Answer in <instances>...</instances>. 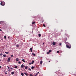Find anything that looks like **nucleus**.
I'll return each mask as SVG.
<instances>
[{
  "label": "nucleus",
  "instance_id": "1",
  "mask_svg": "<svg viewBox=\"0 0 76 76\" xmlns=\"http://www.w3.org/2000/svg\"><path fill=\"white\" fill-rule=\"evenodd\" d=\"M1 6H4L5 5V2H3L1 1Z\"/></svg>",
  "mask_w": 76,
  "mask_h": 76
},
{
  "label": "nucleus",
  "instance_id": "2",
  "mask_svg": "<svg viewBox=\"0 0 76 76\" xmlns=\"http://www.w3.org/2000/svg\"><path fill=\"white\" fill-rule=\"evenodd\" d=\"M66 47L67 48H71V47H70V46H69L68 45H66Z\"/></svg>",
  "mask_w": 76,
  "mask_h": 76
},
{
  "label": "nucleus",
  "instance_id": "3",
  "mask_svg": "<svg viewBox=\"0 0 76 76\" xmlns=\"http://www.w3.org/2000/svg\"><path fill=\"white\" fill-rule=\"evenodd\" d=\"M23 67H25V66H24V65H23V64H22V65H21V68H23Z\"/></svg>",
  "mask_w": 76,
  "mask_h": 76
},
{
  "label": "nucleus",
  "instance_id": "4",
  "mask_svg": "<svg viewBox=\"0 0 76 76\" xmlns=\"http://www.w3.org/2000/svg\"><path fill=\"white\" fill-rule=\"evenodd\" d=\"M10 58H8L7 61H8V62H9L10 61Z\"/></svg>",
  "mask_w": 76,
  "mask_h": 76
},
{
  "label": "nucleus",
  "instance_id": "5",
  "mask_svg": "<svg viewBox=\"0 0 76 76\" xmlns=\"http://www.w3.org/2000/svg\"><path fill=\"white\" fill-rule=\"evenodd\" d=\"M24 74H25V75H26V76H28V74L25 72L24 73Z\"/></svg>",
  "mask_w": 76,
  "mask_h": 76
},
{
  "label": "nucleus",
  "instance_id": "6",
  "mask_svg": "<svg viewBox=\"0 0 76 76\" xmlns=\"http://www.w3.org/2000/svg\"><path fill=\"white\" fill-rule=\"evenodd\" d=\"M52 44L53 45H56V43L55 42H53V43Z\"/></svg>",
  "mask_w": 76,
  "mask_h": 76
},
{
  "label": "nucleus",
  "instance_id": "7",
  "mask_svg": "<svg viewBox=\"0 0 76 76\" xmlns=\"http://www.w3.org/2000/svg\"><path fill=\"white\" fill-rule=\"evenodd\" d=\"M19 45H16V47H19Z\"/></svg>",
  "mask_w": 76,
  "mask_h": 76
},
{
  "label": "nucleus",
  "instance_id": "8",
  "mask_svg": "<svg viewBox=\"0 0 76 76\" xmlns=\"http://www.w3.org/2000/svg\"><path fill=\"white\" fill-rule=\"evenodd\" d=\"M3 57H6V55H3Z\"/></svg>",
  "mask_w": 76,
  "mask_h": 76
},
{
  "label": "nucleus",
  "instance_id": "9",
  "mask_svg": "<svg viewBox=\"0 0 76 76\" xmlns=\"http://www.w3.org/2000/svg\"><path fill=\"white\" fill-rule=\"evenodd\" d=\"M22 61H23V62H24V63H25V60H24V59H22Z\"/></svg>",
  "mask_w": 76,
  "mask_h": 76
},
{
  "label": "nucleus",
  "instance_id": "10",
  "mask_svg": "<svg viewBox=\"0 0 76 76\" xmlns=\"http://www.w3.org/2000/svg\"><path fill=\"white\" fill-rule=\"evenodd\" d=\"M39 37H41V34H39Z\"/></svg>",
  "mask_w": 76,
  "mask_h": 76
},
{
  "label": "nucleus",
  "instance_id": "11",
  "mask_svg": "<svg viewBox=\"0 0 76 76\" xmlns=\"http://www.w3.org/2000/svg\"><path fill=\"white\" fill-rule=\"evenodd\" d=\"M34 61H33L31 63V64H34Z\"/></svg>",
  "mask_w": 76,
  "mask_h": 76
},
{
  "label": "nucleus",
  "instance_id": "12",
  "mask_svg": "<svg viewBox=\"0 0 76 76\" xmlns=\"http://www.w3.org/2000/svg\"><path fill=\"white\" fill-rule=\"evenodd\" d=\"M11 74H12V75L14 74V72H12L11 73Z\"/></svg>",
  "mask_w": 76,
  "mask_h": 76
},
{
  "label": "nucleus",
  "instance_id": "13",
  "mask_svg": "<svg viewBox=\"0 0 76 76\" xmlns=\"http://www.w3.org/2000/svg\"><path fill=\"white\" fill-rule=\"evenodd\" d=\"M27 68H28V66H26L25 67V69H27Z\"/></svg>",
  "mask_w": 76,
  "mask_h": 76
},
{
  "label": "nucleus",
  "instance_id": "14",
  "mask_svg": "<svg viewBox=\"0 0 76 76\" xmlns=\"http://www.w3.org/2000/svg\"><path fill=\"white\" fill-rule=\"evenodd\" d=\"M16 61H19V59H18V58H17L16 59Z\"/></svg>",
  "mask_w": 76,
  "mask_h": 76
},
{
  "label": "nucleus",
  "instance_id": "15",
  "mask_svg": "<svg viewBox=\"0 0 76 76\" xmlns=\"http://www.w3.org/2000/svg\"><path fill=\"white\" fill-rule=\"evenodd\" d=\"M30 50L31 51V52H32V48H30Z\"/></svg>",
  "mask_w": 76,
  "mask_h": 76
},
{
  "label": "nucleus",
  "instance_id": "16",
  "mask_svg": "<svg viewBox=\"0 0 76 76\" xmlns=\"http://www.w3.org/2000/svg\"><path fill=\"white\" fill-rule=\"evenodd\" d=\"M59 45H60V46H61V43H60L59 44Z\"/></svg>",
  "mask_w": 76,
  "mask_h": 76
},
{
  "label": "nucleus",
  "instance_id": "17",
  "mask_svg": "<svg viewBox=\"0 0 76 76\" xmlns=\"http://www.w3.org/2000/svg\"><path fill=\"white\" fill-rule=\"evenodd\" d=\"M42 61H40V64H42Z\"/></svg>",
  "mask_w": 76,
  "mask_h": 76
},
{
  "label": "nucleus",
  "instance_id": "18",
  "mask_svg": "<svg viewBox=\"0 0 76 76\" xmlns=\"http://www.w3.org/2000/svg\"><path fill=\"white\" fill-rule=\"evenodd\" d=\"M5 53L6 54H9V53L8 52H5Z\"/></svg>",
  "mask_w": 76,
  "mask_h": 76
},
{
  "label": "nucleus",
  "instance_id": "19",
  "mask_svg": "<svg viewBox=\"0 0 76 76\" xmlns=\"http://www.w3.org/2000/svg\"><path fill=\"white\" fill-rule=\"evenodd\" d=\"M32 55H34V56H35V54H34V53H33L32 54Z\"/></svg>",
  "mask_w": 76,
  "mask_h": 76
},
{
  "label": "nucleus",
  "instance_id": "20",
  "mask_svg": "<svg viewBox=\"0 0 76 76\" xmlns=\"http://www.w3.org/2000/svg\"><path fill=\"white\" fill-rule=\"evenodd\" d=\"M15 69H17V68H18V67H17V66H15Z\"/></svg>",
  "mask_w": 76,
  "mask_h": 76
},
{
  "label": "nucleus",
  "instance_id": "21",
  "mask_svg": "<svg viewBox=\"0 0 76 76\" xmlns=\"http://www.w3.org/2000/svg\"><path fill=\"white\" fill-rule=\"evenodd\" d=\"M21 63V62L20 61L18 62V64H20Z\"/></svg>",
  "mask_w": 76,
  "mask_h": 76
},
{
  "label": "nucleus",
  "instance_id": "22",
  "mask_svg": "<svg viewBox=\"0 0 76 76\" xmlns=\"http://www.w3.org/2000/svg\"><path fill=\"white\" fill-rule=\"evenodd\" d=\"M23 73H22L21 74V75H22V76H23Z\"/></svg>",
  "mask_w": 76,
  "mask_h": 76
},
{
  "label": "nucleus",
  "instance_id": "23",
  "mask_svg": "<svg viewBox=\"0 0 76 76\" xmlns=\"http://www.w3.org/2000/svg\"><path fill=\"white\" fill-rule=\"evenodd\" d=\"M43 26H44V27H45V24H43Z\"/></svg>",
  "mask_w": 76,
  "mask_h": 76
},
{
  "label": "nucleus",
  "instance_id": "24",
  "mask_svg": "<svg viewBox=\"0 0 76 76\" xmlns=\"http://www.w3.org/2000/svg\"><path fill=\"white\" fill-rule=\"evenodd\" d=\"M49 53H50V52H51V50H49Z\"/></svg>",
  "mask_w": 76,
  "mask_h": 76
},
{
  "label": "nucleus",
  "instance_id": "25",
  "mask_svg": "<svg viewBox=\"0 0 76 76\" xmlns=\"http://www.w3.org/2000/svg\"><path fill=\"white\" fill-rule=\"evenodd\" d=\"M4 38L5 39H6V36H4Z\"/></svg>",
  "mask_w": 76,
  "mask_h": 76
},
{
  "label": "nucleus",
  "instance_id": "26",
  "mask_svg": "<svg viewBox=\"0 0 76 76\" xmlns=\"http://www.w3.org/2000/svg\"><path fill=\"white\" fill-rule=\"evenodd\" d=\"M49 53H50V52H47V54H49Z\"/></svg>",
  "mask_w": 76,
  "mask_h": 76
},
{
  "label": "nucleus",
  "instance_id": "27",
  "mask_svg": "<svg viewBox=\"0 0 76 76\" xmlns=\"http://www.w3.org/2000/svg\"><path fill=\"white\" fill-rule=\"evenodd\" d=\"M0 56H3V53H1L0 54Z\"/></svg>",
  "mask_w": 76,
  "mask_h": 76
},
{
  "label": "nucleus",
  "instance_id": "28",
  "mask_svg": "<svg viewBox=\"0 0 76 76\" xmlns=\"http://www.w3.org/2000/svg\"><path fill=\"white\" fill-rule=\"evenodd\" d=\"M34 66H32L31 67L32 69H34Z\"/></svg>",
  "mask_w": 76,
  "mask_h": 76
},
{
  "label": "nucleus",
  "instance_id": "29",
  "mask_svg": "<svg viewBox=\"0 0 76 76\" xmlns=\"http://www.w3.org/2000/svg\"><path fill=\"white\" fill-rule=\"evenodd\" d=\"M7 67L8 69H10V68L9 67V66H7Z\"/></svg>",
  "mask_w": 76,
  "mask_h": 76
},
{
  "label": "nucleus",
  "instance_id": "30",
  "mask_svg": "<svg viewBox=\"0 0 76 76\" xmlns=\"http://www.w3.org/2000/svg\"><path fill=\"white\" fill-rule=\"evenodd\" d=\"M28 70H30V71H31V69H30V68H29V69H28Z\"/></svg>",
  "mask_w": 76,
  "mask_h": 76
},
{
  "label": "nucleus",
  "instance_id": "31",
  "mask_svg": "<svg viewBox=\"0 0 76 76\" xmlns=\"http://www.w3.org/2000/svg\"><path fill=\"white\" fill-rule=\"evenodd\" d=\"M30 76H33V75H32V74H30Z\"/></svg>",
  "mask_w": 76,
  "mask_h": 76
},
{
  "label": "nucleus",
  "instance_id": "32",
  "mask_svg": "<svg viewBox=\"0 0 76 76\" xmlns=\"http://www.w3.org/2000/svg\"><path fill=\"white\" fill-rule=\"evenodd\" d=\"M57 53H59V51H57Z\"/></svg>",
  "mask_w": 76,
  "mask_h": 76
},
{
  "label": "nucleus",
  "instance_id": "33",
  "mask_svg": "<svg viewBox=\"0 0 76 76\" xmlns=\"http://www.w3.org/2000/svg\"><path fill=\"white\" fill-rule=\"evenodd\" d=\"M32 23V24H34V23H35V22H33Z\"/></svg>",
  "mask_w": 76,
  "mask_h": 76
},
{
  "label": "nucleus",
  "instance_id": "34",
  "mask_svg": "<svg viewBox=\"0 0 76 76\" xmlns=\"http://www.w3.org/2000/svg\"><path fill=\"white\" fill-rule=\"evenodd\" d=\"M2 30L1 29H0V31H1Z\"/></svg>",
  "mask_w": 76,
  "mask_h": 76
},
{
  "label": "nucleus",
  "instance_id": "35",
  "mask_svg": "<svg viewBox=\"0 0 76 76\" xmlns=\"http://www.w3.org/2000/svg\"><path fill=\"white\" fill-rule=\"evenodd\" d=\"M13 55H11V57H13Z\"/></svg>",
  "mask_w": 76,
  "mask_h": 76
},
{
  "label": "nucleus",
  "instance_id": "36",
  "mask_svg": "<svg viewBox=\"0 0 76 76\" xmlns=\"http://www.w3.org/2000/svg\"><path fill=\"white\" fill-rule=\"evenodd\" d=\"M5 74H7V72H5Z\"/></svg>",
  "mask_w": 76,
  "mask_h": 76
},
{
  "label": "nucleus",
  "instance_id": "37",
  "mask_svg": "<svg viewBox=\"0 0 76 76\" xmlns=\"http://www.w3.org/2000/svg\"><path fill=\"white\" fill-rule=\"evenodd\" d=\"M29 64L31 65V63H29Z\"/></svg>",
  "mask_w": 76,
  "mask_h": 76
},
{
  "label": "nucleus",
  "instance_id": "38",
  "mask_svg": "<svg viewBox=\"0 0 76 76\" xmlns=\"http://www.w3.org/2000/svg\"><path fill=\"white\" fill-rule=\"evenodd\" d=\"M9 72H10L11 70H9Z\"/></svg>",
  "mask_w": 76,
  "mask_h": 76
},
{
  "label": "nucleus",
  "instance_id": "39",
  "mask_svg": "<svg viewBox=\"0 0 76 76\" xmlns=\"http://www.w3.org/2000/svg\"><path fill=\"white\" fill-rule=\"evenodd\" d=\"M39 73V72H37V74H38Z\"/></svg>",
  "mask_w": 76,
  "mask_h": 76
},
{
  "label": "nucleus",
  "instance_id": "40",
  "mask_svg": "<svg viewBox=\"0 0 76 76\" xmlns=\"http://www.w3.org/2000/svg\"><path fill=\"white\" fill-rule=\"evenodd\" d=\"M0 68H1V66H0Z\"/></svg>",
  "mask_w": 76,
  "mask_h": 76
},
{
  "label": "nucleus",
  "instance_id": "41",
  "mask_svg": "<svg viewBox=\"0 0 76 76\" xmlns=\"http://www.w3.org/2000/svg\"><path fill=\"white\" fill-rule=\"evenodd\" d=\"M43 45H44V43H43Z\"/></svg>",
  "mask_w": 76,
  "mask_h": 76
},
{
  "label": "nucleus",
  "instance_id": "42",
  "mask_svg": "<svg viewBox=\"0 0 76 76\" xmlns=\"http://www.w3.org/2000/svg\"><path fill=\"white\" fill-rule=\"evenodd\" d=\"M11 69H13V68H11Z\"/></svg>",
  "mask_w": 76,
  "mask_h": 76
},
{
  "label": "nucleus",
  "instance_id": "43",
  "mask_svg": "<svg viewBox=\"0 0 76 76\" xmlns=\"http://www.w3.org/2000/svg\"><path fill=\"white\" fill-rule=\"evenodd\" d=\"M8 38L9 39V37H8Z\"/></svg>",
  "mask_w": 76,
  "mask_h": 76
},
{
  "label": "nucleus",
  "instance_id": "44",
  "mask_svg": "<svg viewBox=\"0 0 76 76\" xmlns=\"http://www.w3.org/2000/svg\"><path fill=\"white\" fill-rule=\"evenodd\" d=\"M49 62H50V61H49Z\"/></svg>",
  "mask_w": 76,
  "mask_h": 76
},
{
  "label": "nucleus",
  "instance_id": "45",
  "mask_svg": "<svg viewBox=\"0 0 76 76\" xmlns=\"http://www.w3.org/2000/svg\"><path fill=\"white\" fill-rule=\"evenodd\" d=\"M36 75H37V74H36Z\"/></svg>",
  "mask_w": 76,
  "mask_h": 76
},
{
  "label": "nucleus",
  "instance_id": "46",
  "mask_svg": "<svg viewBox=\"0 0 76 76\" xmlns=\"http://www.w3.org/2000/svg\"><path fill=\"white\" fill-rule=\"evenodd\" d=\"M1 22H0V23Z\"/></svg>",
  "mask_w": 76,
  "mask_h": 76
}]
</instances>
